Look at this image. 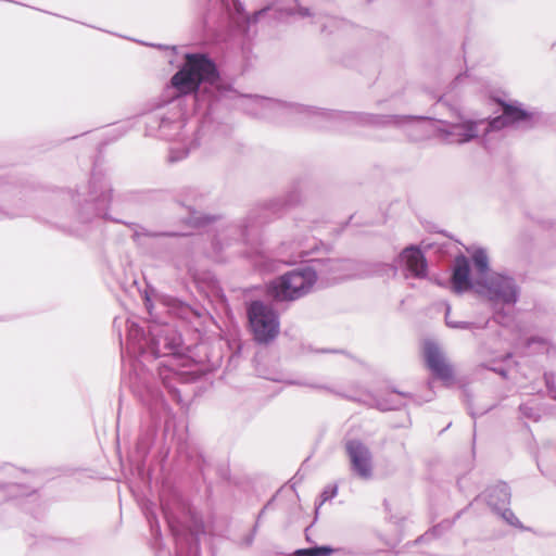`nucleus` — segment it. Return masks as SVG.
<instances>
[{"instance_id": "f257e3e1", "label": "nucleus", "mask_w": 556, "mask_h": 556, "mask_svg": "<svg viewBox=\"0 0 556 556\" xmlns=\"http://www.w3.org/2000/svg\"><path fill=\"white\" fill-rule=\"evenodd\" d=\"M151 339L144 337L143 330L135 323H128L127 353L136 357L131 363V370L124 382L142 396L144 390L150 391V375L143 372L142 362L138 357L151 355L155 358L162 357L157 363V375L163 384L169 389L174 388L172 381L184 380L186 371L179 368L180 357L178 348L180 337L169 326H155L150 329Z\"/></svg>"}, {"instance_id": "f03ea898", "label": "nucleus", "mask_w": 556, "mask_h": 556, "mask_svg": "<svg viewBox=\"0 0 556 556\" xmlns=\"http://www.w3.org/2000/svg\"><path fill=\"white\" fill-rule=\"evenodd\" d=\"M503 114L489 118L475 112L467 113L459 104L450 103L447 94L441 98L437 106L446 112L445 118H438V137L448 144H465L472 141L486 142L493 132L506 127L528 128L534 124L535 116L525 111L518 103L502 104Z\"/></svg>"}, {"instance_id": "7ed1b4c3", "label": "nucleus", "mask_w": 556, "mask_h": 556, "mask_svg": "<svg viewBox=\"0 0 556 556\" xmlns=\"http://www.w3.org/2000/svg\"><path fill=\"white\" fill-rule=\"evenodd\" d=\"M452 289L456 293L472 290L489 300L494 307L513 306L519 298V288L509 276L493 273L486 279H470V264L465 256L455 260Z\"/></svg>"}, {"instance_id": "20e7f679", "label": "nucleus", "mask_w": 556, "mask_h": 556, "mask_svg": "<svg viewBox=\"0 0 556 556\" xmlns=\"http://www.w3.org/2000/svg\"><path fill=\"white\" fill-rule=\"evenodd\" d=\"M215 64L204 54H187L184 66L172 77V85L179 94L194 92L202 83L217 79Z\"/></svg>"}, {"instance_id": "39448f33", "label": "nucleus", "mask_w": 556, "mask_h": 556, "mask_svg": "<svg viewBox=\"0 0 556 556\" xmlns=\"http://www.w3.org/2000/svg\"><path fill=\"white\" fill-rule=\"evenodd\" d=\"M317 282L316 268L306 266L286 273L270 283L271 295L280 301H293L307 294Z\"/></svg>"}, {"instance_id": "423d86ee", "label": "nucleus", "mask_w": 556, "mask_h": 556, "mask_svg": "<svg viewBox=\"0 0 556 556\" xmlns=\"http://www.w3.org/2000/svg\"><path fill=\"white\" fill-rule=\"evenodd\" d=\"M250 327L260 343L274 340L279 333V320L275 309L261 301H254L248 308Z\"/></svg>"}, {"instance_id": "0eeeda50", "label": "nucleus", "mask_w": 556, "mask_h": 556, "mask_svg": "<svg viewBox=\"0 0 556 556\" xmlns=\"http://www.w3.org/2000/svg\"><path fill=\"white\" fill-rule=\"evenodd\" d=\"M386 268L395 276L399 271L405 278L421 279L427 276V262L418 247L409 245L405 248L392 265H386Z\"/></svg>"}, {"instance_id": "6e6552de", "label": "nucleus", "mask_w": 556, "mask_h": 556, "mask_svg": "<svg viewBox=\"0 0 556 556\" xmlns=\"http://www.w3.org/2000/svg\"><path fill=\"white\" fill-rule=\"evenodd\" d=\"M161 506L168 526L177 539L180 535H184L185 530H188L192 536H197L202 531V526L198 525L197 520H193L192 526L186 525L188 522L190 510L185 506L179 497L174 496L173 504L162 497Z\"/></svg>"}, {"instance_id": "1a4fd4ad", "label": "nucleus", "mask_w": 556, "mask_h": 556, "mask_svg": "<svg viewBox=\"0 0 556 556\" xmlns=\"http://www.w3.org/2000/svg\"><path fill=\"white\" fill-rule=\"evenodd\" d=\"M351 468L362 479L372 476V455L370 450L359 440H349L345 443Z\"/></svg>"}, {"instance_id": "9d476101", "label": "nucleus", "mask_w": 556, "mask_h": 556, "mask_svg": "<svg viewBox=\"0 0 556 556\" xmlns=\"http://www.w3.org/2000/svg\"><path fill=\"white\" fill-rule=\"evenodd\" d=\"M350 261L328 260L325 262L316 263L317 280L321 283H334L343 279L350 278L353 275L349 271L352 267Z\"/></svg>"}, {"instance_id": "9b49d317", "label": "nucleus", "mask_w": 556, "mask_h": 556, "mask_svg": "<svg viewBox=\"0 0 556 556\" xmlns=\"http://www.w3.org/2000/svg\"><path fill=\"white\" fill-rule=\"evenodd\" d=\"M424 354L430 370L446 384L450 383L453 380V370L439 346L433 342H426Z\"/></svg>"}, {"instance_id": "f8f14e48", "label": "nucleus", "mask_w": 556, "mask_h": 556, "mask_svg": "<svg viewBox=\"0 0 556 556\" xmlns=\"http://www.w3.org/2000/svg\"><path fill=\"white\" fill-rule=\"evenodd\" d=\"M363 123L371 124V125H394L396 127H408L415 128L418 127L421 123L425 122L424 117H414V116H377V115H359L357 116Z\"/></svg>"}, {"instance_id": "ddd939ff", "label": "nucleus", "mask_w": 556, "mask_h": 556, "mask_svg": "<svg viewBox=\"0 0 556 556\" xmlns=\"http://www.w3.org/2000/svg\"><path fill=\"white\" fill-rule=\"evenodd\" d=\"M91 197L92 201L97 205V212L99 215L105 216V210L108 203L112 199V190L110 185L104 178H93L91 181Z\"/></svg>"}, {"instance_id": "4468645a", "label": "nucleus", "mask_w": 556, "mask_h": 556, "mask_svg": "<svg viewBox=\"0 0 556 556\" xmlns=\"http://www.w3.org/2000/svg\"><path fill=\"white\" fill-rule=\"evenodd\" d=\"M482 496L493 510L501 511L509 504L510 491L506 483L501 482L489 488Z\"/></svg>"}, {"instance_id": "2eb2a0df", "label": "nucleus", "mask_w": 556, "mask_h": 556, "mask_svg": "<svg viewBox=\"0 0 556 556\" xmlns=\"http://www.w3.org/2000/svg\"><path fill=\"white\" fill-rule=\"evenodd\" d=\"M467 252L470 254L475 273L470 274V279H486L490 277L489 274V256L486 251L483 248H471L467 249Z\"/></svg>"}, {"instance_id": "dca6fc26", "label": "nucleus", "mask_w": 556, "mask_h": 556, "mask_svg": "<svg viewBox=\"0 0 556 556\" xmlns=\"http://www.w3.org/2000/svg\"><path fill=\"white\" fill-rule=\"evenodd\" d=\"M244 108L251 114L265 116L267 111L277 110L281 104L270 99L250 97L244 100Z\"/></svg>"}, {"instance_id": "f3484780", "label": "nucleus", "mask_w": 556, "mask_h": 556, "mask_svg": "<svg viewBox=\"0 0 556 556\" xmlns=\"http://www.w3.org/2000/svg\"><path fill=\"white\" fill-rule=\"evenodd\" d=\"M233 236H240L242 240H247L248 235L245 230L239 228L238 226L231 225L222 227L220 229H217V236L215 238L216 242L214 243V245L219 244L222 239L225 240Z\"/></svg>"}, {"instance_id": "a211bd4d", "label": "nucleus", "mask_w": 556, "mask_h": 556, "mask_svg": "<svg viewBox=\"0 0 556 556\" xmlns=\"http://www.w3.org/2000/svg\"><path fill=\"white\" fill-rule=\"evenodd\" d=\"M316 247V242L313 240L312 243H308V240L305 241H298L292 243L293 249V260L292 262H295L296 258H303L307 256L311 251Z\"/></svg>"}, {"instance_id": "6ab92c4d", "label": "nucleus", "mask_w": 556, "mask_h": 556, "mask_svg": "<svg viewBox=\"0 0 556 556\" xmlns=\"http://www.w3.org/2000/svg\"><path fill=\"white\" fill-rule=\"evenodd\" d=\"M233 8L238 14L237 17H233L236 23H240V20L245 21L248 24L255 23L257 18L263 15L265 10L255 11L252 15L241 13V2H232Z\"/></svg>"}, {"instance_id": "aec40b11", "label": "nucleus", "mask_w": 556, "mask_h": 556, "mask_svg": "<svg viewBox=\"0 0 556 556\" xmlns=\"http://www.w3.org/2000/svg\"><path fill=\"white\" fill-rule=\"evenodd\" d=\"M450 314H451V307H450V305H446L445 323H446V325L450 328H455V329H472V328H476V325L473 323L454 321V320H452L451 317H450Z\"/></svg>"}, {"instance_id": "412c9836", "label": "nucleus", "mask_w": 556, "mask_h": 556, "mask_svg": "<svg viewBox=\"0 0 556 556\" xmlns=\"http://www.w3.org/2000/svg\"><path fill=\"white\" fill-rule=\"evenodd\" d=\"M332 549L326 546L296 551V556H330Z\"/></svg>"}, {"instance_id": "4be33fe9", "label": "nucleus", "mask_w": 556, "mask_h": 556, "mask_svg": "<svg viewBox=\"0 0 556 556\" xmlns=\"http://www.w3.org/2000/svg\"><path fill=\"white\" fill-rule=\"evenodd\" d=\"M500 513L509 525L518 526L519 521L510 509L504 507Z\"/></svg>"}, {"instance_id": "5701e85b", "label": "nucleus", "mask_w": 556, "mask_h": 556, "mask_svg": "<svg viewBox=\"0 0 556 556\" xmlns=\"http://www.w3.org/2000/svg\"><path fill=\"white\" fill-rule=\"evenodd\" d=\"M337 492H338L337 486H328V488H326L323 491L321 495H320V498H321V503L320 504L327 502L328 500L333 498L337 495Z\"/></svg>"}, {"instance_id": "b1692460", "label": "nucleus", "mask_w": 556, "mask_h": 556, "mask_svg": "<svg viewBox=\"0 0 556 556\" xmlns=\"http://www.w3.org/2000/svg\"><path fill=\"white\" fill-rule=\"evenodd\" d=\"M293 110H295L296 112H308V113H312V114H316V115H320V116H328L330 115L329 112H326V111H321V110H317V109H307V108H304V106H301V105H296V106H292Z\"/></svg>"}, {"instance_id": "393cba45", "label": "nucleus", "mask_w": 556, "mask_h": 556, "mask_svg": "<svg viewBox=\"0 0 556 556\" xmlns=\"http://www.w3.org/2000/svg\"><path fill=\"white\" fill-rule=\"evenodd\" d=\"M188 150L184 149L179 154H176V148H170L169 151V161L176 162L182 160L185 156H187Z\"/></svg>"}, {"instance_id": "a878e982", "label": "nucleus", "mask_w": 556, "mask_h": 556, "mask_svg": "<svg viewBox=\"0 0 556 556\" xmlns=\"http://www.w3.org/2000/svg\"><path fill=\"white\" fill-rule=\"evenodd\" d=\"M400 405H401V402H400V401L392 402V403L379 402V403L377 404L378 408H379V409H381V410L395 409V408H397Z\"/></svg>"}, {"instance_id": "bb28decb", "label": "nucleus", "mask_w": 556, "mask_h": 556, "mask_svg": "<svg viewBox=\"0 0 556 556\" xmlns=\"http://www.w3.org/2000/svg\"><path fill=\"white\" fill-rule=\"evenodd\" d=\"M520 409L525 416L536 419V415L532 414L531 410H528L527 406H521Z\"/></svg>"}, {"instance_id": "cd10ccee", "label": "nucleus", "mask_w": 556, "mask_h": 556, "mask_svg": "<svg viewBox=\"0 0 556 556\" xmlns=\"http://www.w3.org/2000/svg\"><path fill=\"white\" fill-rule=\"evenodd\" d=\"M208 222V218L207 217H204V218H199L198 223L200 226H204L206 223Z\"/></svg>"}, {"instance_id": "c85d7f7f", "label": "nucleus", "mask_w": 556, "mask_h": 556, "mask_svg": "<svg viewBox=\"0 0 556 556\" xmlns=\"http://www.w3.org/2000/svg\"><path fill=\"white\" fill-rule=\"evenodd\" d=\"M299 14H300L301 16H307L309 13H308V11H307L306 9H302V8H301V9H300V11H299Z\"/></svg>"}, {"instance_id": "c756f323", "label": "nucleus", "mask_w": 556, "mask_h": 556, "mask_svg": "<svg viewBox=\"0 0 556 556\" xmlns=\"http://www.w3.org/2000/svg\"><path fill=\"white\" fill-rule=\"evenodd\" d=\"M168 125L169 124L163 119L160 127H161V129H165Z\"/></svg>"}, {"instance_id": "7c9ffc66", "label": "nucleus", "mask_w": 556, "mask_h": 556, "mask_svg": "<svg viewBox=\"0 0 556 556\" xmlns=\"http://www.w3.org/2000/svg\"><path fill=\"white\" fill-rule=\"evenodd\" d=\"M177 556H182V555L180 553H178Z\"/></svg>"}]
</instances>
